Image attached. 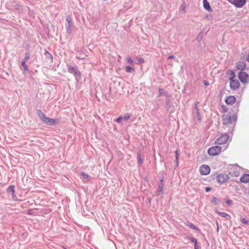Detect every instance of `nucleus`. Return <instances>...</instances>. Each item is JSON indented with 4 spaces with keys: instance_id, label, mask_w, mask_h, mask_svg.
I'll return each instance as SVG.
<instances>
[{
    "instance_id": "41",
    "label": "nucleus",
    "mask_w": 249,
    "mask_h": 249,
    "mask_svg": "<svg viewBox=\"0 0 249 249\" xmlns=\"http://www.w3.org/2000/svg\"><path fill=\"white\" fill-rule=\"evenodd\" d=\"M203 83L206 86H207L209 85V83L208 82V81L207 80H204L203 81Z\"/></svg>"
},
{
    "instance_id": "12",
    "label": "nucleus",
    "mask_w": 249,
    "mask_h": 249,
    "mask_svg": "<svg viewBox=\"0 0 249 249\" xmlns=\"http://www.w3.org/2000/svg\"><path fill=\"white\" fill-rule=\"evenodd\" d=\"M204 8L209 12L212 11V9L210 5V3L207 0H203Z\"/></svg>"
},
{
    "instance_id": "43",
    "label": "nucleus",
    "mask_w": 249,
    "mask_h": 249,
    "mask_svg": "<svg viewBox=\"0 0 249 249\" xmlns=\"http://www.w3.org/2000/svg\"><path fill=\"white\" fill-rule=\"evenodd\" d=\"M195 249H198V246L197 244L195 245Z\"/></svg>"
},
{
    "instance_id": "21",
    "label": "nucleus",
    "mask_w": 249,
    "mask_h": 249,
    "mask_svg": "<svg viewBox=\"0 0 249 249\" xmlns=\"http://www.w3.org/2000/svg\"><path fill=\"white\" fill-rule=\"evenodd\" d=\"M218 214L220 215H221L222 217L224 218H227L229 219L231 217V216L228 214V213H224V212H217Z\"/></svg>"
},
{
    "instance_id": "14",
    "label": "nucleus",
    "mask_w": 249,
    "mask_h": 249,
    "mask_svg": "<svg viewBox=\"0 0 249 249\" xmlns=\"http://www.w3.org/2000/svg\"><path fill=\"white\" fill-rule=\"evenodd\" d=\"M240 181L243 183L249 182V174H245L240 178Z\"/></svg>"
},
{
    "instance_id": "33",
    "label": "nucleus",
    "mask_w": 249,
    "mask_h": 249,
    "mask_svg": "<svg viewBox=\"0 0 249 249\" xmlns=\"http://www.w3.org/2000/svg\"><path fill=\"white\" fill-rule=\"evenodd\" d=\"M130 118V115L129 114H126L123 117V119L124 120V121H127V120H128Z\"/></svg>"
},
{
    "instance_id": "27",
    "label": "nucleus",
    "mask_w": 249,
    "mask_h": 249,
    "mask_svg": "<svg viewBox=\"0 0 249 249\" xmlns=\"http://www.w3.org/2000/svg\"><path fill=\"white\" fill-rule=\"evenodd\" d=\"M30 57V53H25V57L22 61L26 62L29 59Z\"/></svg>"
},
{
    "instance_id": "13",
    "label": "nucleus",
    "mask_w": 249,
    "mask_h": 249,
    "mask_svg": "<svg viewBox=\"0 0 249 249\" xmlns=\"http://www.w3.org/2000/svg\"><path fill=\"white\" fill-rule=\"evenodd\" d=\"M36 114L40 118V119L43 122L44 121L45 118H47L46 115L39 109H37L36 110Z\"/></svg>"
},
{
    "instance_id": "4",
    "label": "nucleus",
    "mask_w": 249,
    "mask_h": 249,
    "mask_svg": "<svg viewBox=\"0 0 249 249\" xmlns=\"http://www.w3.org/2000/svg\"><path fill=\"white\" fill-rule=\"evenodd\" d=\"M221 147L219 146H214L210 147L208 150L209 155L212 156H214L220 153Z\"/></svg>"
},
{
    "instance_id": "29",
    "label": "nucleus",
    "mask_w": 249,
    "mask_h": 249,
    "mask_svg": "<svg viewBox=\"0 0 249 249\" xmlns=\"http://www.w3.org/2000/svg\"><path fill=\"white\" fill-rule=\"evenodd\" d=\"M175 156H176V160L177 162V165H178V157H179V153L178 150H176L175 151Z\"/></svg>"
},
{
    "instance_id": "1",
    "label": "nucleus",
    "mask_w": 249,
    "mask_h": 249,
    "mask_svg": "<svg viewBox=\"0 0 249 249\" xmlns=\"http://www.w3.org/2000/svg\"><path fill=\"white\" fill-rule=\"evenodd\" d=\"M231 73L232 76L230 78V88L231 89L236 90L239 88L240 84L237 80L234 79L235 77L234 73L233 71H231Z\"/></svg>"
},
{
    "instance_id": "2",
    "label": "nucleus",
    "mask_w": 249,
    "mask_h": 249,
    "mask_svg": "<svg viewBox=\"0 0 249 249\" xmlns=\"http://www.w3.org/2000/svg\"><path fill=\"white\" fill-rule=\"evenodd\" d=\"M237 117L236 115H230L228 114L223 116V124L224 125L231 124L232 122H235L236 121Z\"/></svg>"
},
{
    "instance_id": "50",
    "label": "nucleus",
    "mask_w": 249,
    "mask_h": 249,
    "mask_svg": "<svg viewBox=\"0 0 249 249\" xmlns=\"http://www.w3.org/2000/svg\"><path fill=\"white\" fill-rule=\"evenodd\" d=\"M182 9H183V8H185V6H183V5H182Z\"/></svg>"
},
{
    "instance_id": "25",
    "label": "nucleus",
    "mask_w": 249,
    "mask_h": 249,
    "mask_svg": "<svg viewBox=\"0 0 249 249\" xmlns=\"http://www.w3.org/2000/svg\"><path fill=\"white\" fill-rule=\"evenodd\" d=\"M137 160L140 163V164L142 163V160L141 158V154L140 152L137 153Z\"/></svg>"
},
{
    "instance_id": "17",
    "label": "nucleus",
    "mask_w": 249,
    "mask_h": 249,
    "mask_svg": "<svg viewBox=\"0 0 249 249\" xmlns=\"http://www.w3.org/2000/svg\"><path fill=\"white\" fill-rule=\"evenodd\" d=\"M186 225L189 227L190 228L192 229H194L196 231H198L199 230V229L197 227H196V226H195V225L193 224L192 223H191V222H187L186 224Z\"/></svg>"
},
{
    "instance_id": "44",
    "label": "nucleus",
    "mask_w": 249,
    "mask_h": 249,
    "mask_svg": "<svg viewBox=\"0 0 249 249\" xmlns=\"http://www.w3.org/2000/svg\"><path fill=\"white\" fill-rule=\"evenodd\" d=\"M12 196H13V198L14 199H15V197H16V195H15V194H14V195H13V194H12Z\"/></svg>"
},
{
    "instance_id": "52",
    "label": "nucleus",
    "mask_w": 249,
    "mask_h": 249,
    "mask_svg": "<svg viewBox=\"0 0 249 249\" xmlns=\"http://www.w3.org/2000/svg\"><path fill=\"white\" fill-rule=\"evenodd\" d=\"M76 58H78V59H81L80 57H78V56H76Z\"/></svg>"
},
{
    "instance_id": "6",
    "label": "nucleus",
    "mask_w": 249,
    "mask_h": 249,
    "mask_svg": "<svg viewBox=\"0 0 249 249\" xmlns=\"http://www.w3.org/2000/svg\"><path fill=\"white\" fill-rule=\"evenodd\" d=\"M229 179V177L226 174H220L217 177V181L220 183L223 184L228 181Z\"/></svg>"
},
{
    "instance_id": "31",
    "label": "nucleus",
    "mask_w": 249,
    "mask_h": 249,
    "mask_svg": "<svg viewBox=\"0 0 249 249\" xmlns=\"http://www.w3.org/2000/svg\"><path fill=\"white\" fill-rule=\"evenodd\" d=\"M126 60L130 64H132L134 62L133 60L131 59V58L130 56H127L126 57Z\"/></svg>"
},
{
    "instance_id": "36",
    "label": "nucleus",
    "mask_w": 249,
    "mask_h": 249,
    "mask_svg": "<svg viewBox=\"0 0 249 249\" xmlns=\"http://www.w3.org/2000/svg\"><path fill=\"white\" fill-rule=\"evenodd\" d=\"M123 120V118L122 116H120L116 120V122L117 123H121V122L122 121V120Z\"/></svg>"
},
{
    "instance_id": "11",
    "label": "nucleus",
    "mask_w": 249,
    "mask_h": 249,
    "mask_svg": "<svg viewBox=\"0 0 249 249\" xmlns=\"http://www.w3.org/2000/svg\"><path fill=\"white\" fill-rule=\"evenodd\" d=\"M236 68L242 71L246 68V64L243 61H239L236 64Z\"/></svg>"
},
{
    "instance_id": "42",
    "label": "nucleus",
    "mask_w": 249,
    "mask_h": 249,
    "mask_svg": "<svg viewBox=\"0 0 249 249\" xmlns=\"http://www.w3.org/2000/svg\"><path fill=\"white\" fill-rule=\"evenodd\" d=\"M175 57L174 55H171L168 56V59H173L175 58Z\"/></svg>"
},
{
    "instance_id": "46",
    "label": "nucleus",
    "mask_w": 249,
    "mask_h": 249,
    "mask_svg": "<svg viewBox=\"0 0 249 249\" xmlns=\"http://www.w3.org/2000/svg\"><path fill=\"white\" fill-rule=\"evenodd\" d=\"M28 213L32 214V211L31 210H28Z\"/></svg>"
},
{
    "instance_id": "45",
    "label": "nucleus",
    "mask_w": 249,
    "mask_h": 249,
    "mask_svg": "<svg viewBox=\"0 0 249 249\" xmlns=\"http://www.w3.org/2000/svg\"><path fill=\"white\" fill-rule=\"evenodd\" d=\"M246 59L249 62V55H248L247 56V58H246Z\"/></svg>"
},
{
    "instance_id": "40",
    "label": "nucleus",
    "mask_w": 249,
    "mask_h": 249,
    "mask_svg": "<svg viewBox=\"0 0 249 249\" xmlns=\"http://www.w3.org/2000/svg\"><path fill=\"white\" fill-rule=\"evenodd\" d=\"M211 190V188L210 187H207L205 188V191L208 192Z\"/></svg>"
},
{
    "instance_id": "28",
    "label": "nucleus",
    "mask_w": 249,
    "mask_h": 249,
    "mask_svg": "<svg viewBox=\"0 0 249 249\" xmlns=\"http://www.w3.org/2000/svg\"><path fill=\"white\" fill-rule=\"evenodd\" d=\"M159 92L160 96H163L166 95V92L162 89H159Z\"/></svg>"
},
{
    "instance_id": "19",
    "label": "nucleus",
    "mask_w": 249,
    "mask_h": 249,
    "mask_svg": "<svg viewBox=\"0 0 249 249\" xmlns=\"http://www.w3.org/2000/svg\"><path fill=\"white\" fill-rule=\"evenodd\" d=\"M163 188V184L162 183V179H161V182L159 185V189L158 190L157 193L158 195H160L161 192L162 191Z\"/></svg>"
},
{
    "instance_id": "7",
    "label": "nucleus",
    "mask_w": 249,
    "mask_h": 249,
    "mask_svg": "<svg viewBox=\"0 0 249 249\" xmlns=\"http://www.w3.org/2000/svg\"><path fill=\"white\" fill-rule=\"evenodd\" d=\"M229 139V136L227 134H224L218 138L215 142L218 144H224L227 142Z\"/></svg>"
},
{
    "instance_id": "15",
    "label": "nucleus",
    "mask_w": 249,
    "mask_h": 249,
    "mask_svg": "<svg viewBox=\"0 0 249 249\" xmlns=\"http://www.w3.org/2000/svg\"><path fill=\"white\" fill-rule=\"evenodd\" d=\"M44 122L49 125H53L56 123V121L53 119L47 117L45 118Z\"/></svg>"
},
{
    "instance_id": "8",
    "label": "nucleus",
    "mask_w": 249,
    "mask_h": 249,
    "mask_svg": "<svg viewBox=\"0 0 249 249\" xmlns=\"http://www.w3.org/2000/svg\"><path fill=\"white\" fill-rule=\"evenodd\" d=\"M229 2L236 7H242L246 2V0H229Z\"/></svg>"
},
{
    "instance_id": "20",
    "label": "nucleus",
    "mask_w": 249,
    "mask_h": 249,
    "mask_svg": "<svg viewBox=\"0 0 249 249\" xmlns=\"http://www.w3.org/2000/svg\"><path fill=\"white\" fill-rule=\"evenodd\" d=\"M194 113H195L196 117L197 118V120L199 121H200L201 120V116L199 112V110H194Z\"/></svg>"
},
{
    "instance_id": "22",
    "label": "nucleus",
    "mask_w": 249,
    "mask_h": 249,
    "mask_svg": "<svg viewBox=\"0 0 249 249\" xmlns=\"http://www.w3.org/2000/svg\"><path fill=\"white\" fill-rule=\"evenodd\" d=\"M45 56L51 62L53 61V56L49 52L45 51Z\"/></svg>"
},
{
    "instance_id": "37",
    "label": "nucleus",
    "mask_w": 249,
    "mask_h": 249,
    "mask_svg": "<svg viewBox=\"0 0 249 249\" xmlns=\"http://www.w3.org/2000/svg\"><path fill=\"white\" fill-rule=\"evenodd\" d=\"M138 62H139V63L142 64V63H143L144 62V60L142 58H140L138 60Z\"/></svg>"
},
{
    "instance_id": "38",
    "label": "nucleus",
    "mask_w": 249,
    "mask_h": 249,
    "mask_svg": "<svg viewBox=\"0 0 249 249\" xmlns=\"http://www.w3.org/2000/svg\"><path fill=\"white\" fill-rule=\"evenodd\" d=\"M241 221L243 223L247 224L248 223V221L245 218H243L241 219Z\"/></svg>"
},
{
    "instance_id": "35",
    "label": "nucleus",
    "mask_w": 249,
    "mask_h": 249,
    "mask_svg": "<svg viewBox=\"0 0 249 249\" xmlns=\"http://www.w3.org/2000/svg\"><path fill=\"white\" fill-rule=\"evenodd\" d=\"M226 203L227 205H229V206H231L233 202L231 200H229V199H227L226 201Z\"/></svg>"
},
{
    "instance_id": "39",
    "label": "nucleus",
    "mask_w": 249,
    "mask_h": 249,
    "mask_svg": "<svg viewBox=\"0 0 249 249\" xmlns=\"http://www.w3.org/2000/svg\"><path fill=\"white\" fill-rule=\"evenodd\" d=\"M67 20L68 22V24H69V27H70V26H71V20H70V18H68L67 17Z\"/></svg>"
},
{
    "instance_id": "32",
    "label": "nucleus",
    "mask_w": 249,
    "mask_h": 249,
    "mask_svg": "<svg viewBox=\"0 0 249 249\" xmlns=\"http://www.w3.org/2000/svg\"><path fill=\"white\" fill-rule=\"evenodd\" d=\"M189 238L191 241V242L195 244V245L197 244V242L196 238L192 237H190Z\"/></svg>"
},
{
    "instance_id": "10",
    "label": "nucleus",
    "mask_w": 249,
    "mask_h": 249,
    "mask_svg": "<svg viewBox=\"0 0 249 249\" xmlns=\"http://www.w3.org/2000/svg\"><path fill=\"white\" fill-rule=\"evenodd\" d=\"M236 101L235 97L234 96L230 95L228 96L225 101L227 105H232Z\"/></svg>"
},
{
    "instance_id": "26",
    "label": "nucleus",
    "mask_w": 249,
    "mask_h": 249,
    "mask_svg": "<svg viewBox=\"0 0 249 249\" xmlns=\"http://www.w3.org/2000/svg\"><path fill=\"white\" fill-rule=\"evenodd\" d=\"M125 71L126 72L130 73L134 71V69L130 66H126L125 67Z\"/></svg>"
},
{
    "instance_id": "5",
    "label": "nucleus",
    "mask_w": 249,
    "mask_h": 249,
    "mask_svg": "<svg viewBox=\"0 0 249 249\" xmlns=\"http://www.w3.org/2000/svg\"><path fill=\"white\" fill-rule=\"evenodd\" d=\"M238 77L240 81L243 83L249 82V75L244 71H241L238 74Z\"/></svg>"
},
{
    "instance_id": "48",
    "label": "nucleus",
    "mask_w": 249,
    "mask_h": 249,
    "mask_svg": "<svg viewBox=\"0 0 249 249\" xmlns=\"http://www.w3.org/2000/svg\"><path fill=\"white\" fill-rule=\"evenodd\" d=\"M182 9H183V8H185V6H183V5H182Z\"/></svg>"
},
{
    "instance_id": "49",
    "label": "nucleus",
    "mask_w": 249,
    "mask_h": 249,
    "mask_svg": "<svg viewBox=\"0 0 249 249\" xmlns=\"http://www.w3.org/2000/svg\"><path fill=\"white\" fill-rule=\"evenodd\" d=\"M182 9H183V8H185V6H183V5H182Z\"/></svg>"
},
{
    "instance_id": "30",
    "label": "nucleus",
    "mask_w": 249,
    "mask_h": 249,
    "mask_svg": "<svg viewBox=\"0 0 249 249\" xmlns=\"http://www.w3.org/2000/svg\"><path fill=\"white\" fill-rule=\"evenodd\" d=\"M212 202L214 204H218L217 199L215 197H214L213 196H212Z\"/></svg>"
},
{
    "instance_id": "16",
    "label": "nucleus",
    "mask_w": 249,
    "mask_h": 249,
    "mask_svg": "<svg viewBox=\"0 0 249 249\" xmlns=\"http://www.w3.org/2000/svg\"><path fill=\"white\" fill-rule=\"evenodd\" d=\"M237 168V167H233V172L232 171V169L231 168L230 174L232 176L237 177L239 175V173L238 172V171L236 170Z\"/></svg>"
},
{
    "instance_id": "47",
    "label": "nucleus",
    "mask_w": 249,
    "mask_h": 249,
    "mask_svg": "<svg viewBox=\"0 0 249 249\" xmlns=\"http://www.w3.org/2000/svg\"><path fill=\"white\" fill-rule=\"evenodd\" d=\"M166 103L167 104H168L169 103V99H167L166 101Z\"/></svg>"
},
{
    "instance_id": "34",
    "label": "nucleus",
    "mask_w": 249,
    "mask_h": 249,
    "mask_svg": "<svg viewBox=\"0 0 249 249\" xmlns=\"http://www.w3.org/2000/svg\"><path fill=\"white\" fill-rule=\"evenodd\" d=\"M198 104H199V102H196L195 103L194 110H198V107H197V106H198Z\"/></svg>"
},
{
    "instance_id": "18",
    "label": "nucleus",
    "mask_w": 249,
    "mask_h": 249,
    "mask_svg": "<svg viewBox=\"0 0 249 249\" xmlns=\"http://www.w3.org/2000/svg\"><path fill=\"white\" fill-rule=\"evenodd\" d=\"M81 175L82 177V178L86 180L87 181L90 179L91 177L89 175L85 174L84 172H81Z\"/></svg>"
},
{
    "instance_id": "3",
    "label": "nucleus",
    "mask_w": 249,
    "mask_h": 249,
    "mask_svg": "<svg viewBox=\"0 0 249 249\" xmlns=\"http://www.w3.org/2000/svg\"><path fill=\"white\" fill-rule=\"evenodd\" d=\"M67 67L68 68V71L69 73H71L74 75V76H78L81 77V73L80 71L78 70L77 67H74L70 65V64H68L67 65Z\"/></svg>"
},
{
    "instance_id": "51",
    "label": "nucleus",
    "mask_w": 249,
    "mask_h": 249,
    "mask_svg": "<svg viewBox=\"0 0 249 249\" xmlns=\"http://www.w3.org/2000/svg\"><path fill=\"white\" fill-rule=\"evenodd\" d=\"M182 9H183V8H185V6H183V5H182Z\"/></svg>"
},
{
    "instance_id": "23",
    "label": "nucleus",
    "mask_w": 249,
    "mask_h": 249,
    "mask_svg": "<svg viewBox=\"0 0 249 249\" xmlns=\"http://www.w3.org/2000/svg\"><path fill=\"white\" fill-rule=\"evenodd\" d=\"M15 186L13 185H10L8 188H7V192H12L13 195L15 194Z\"/></svg>"
},
{
    "instance_id": "9",
    "label": "nucleus",
    "mask_w": 249,
    "mask_h": 249,
    "mask_svg": "<svg viewBox=\"0 0 249 249\" xmlns=\"http://www.w3.org/2000/svg\"><path fill=\"white\" fill-rule=\"evenodd\" d=\"M199 171L201 175H207L210 173V168L207 165L203 164L200 167Z\"/></svg>"
},
{
    "instance_id": "24",
    "label": "nucleus",
    "mask_w": 249,
    "mask_h": 249,
    "mask_svg": "<svg viewBox=\"0 0 249 249\" xmlns=\"http://www.w3.org/2000/svg\"><path fill=\"white\" fill-rule=\"evenodd\" d=\"M21 65L22 67L23 68L24 72L28 71V67L27 65L26 64V62L22 61Z\"/></svg>"
}]
</instances>
